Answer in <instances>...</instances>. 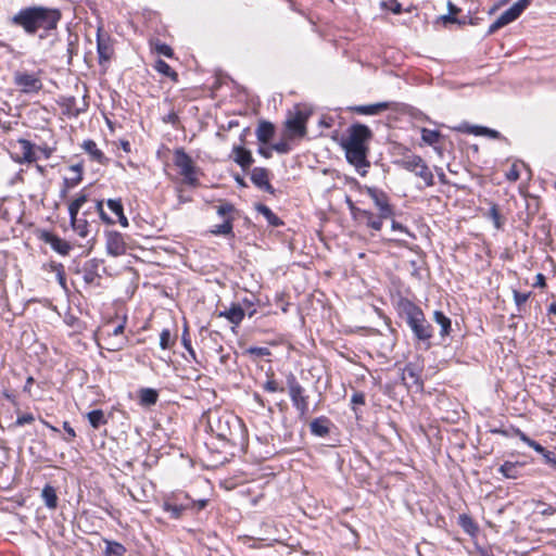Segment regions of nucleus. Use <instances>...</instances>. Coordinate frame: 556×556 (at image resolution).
Returning a JSON list of instances; mask_svg holds the SVG:
<instances>
[{"instance_id":"nucleus-36","label":"nucleus","mask_w":556,"mask_h":556,"mask_svg":"<svg viewBox=\"0 0 556 556\" xmlns=\"http://www.w3.org/2000/svg\"><path fill=\"white\" fill-rule=\"evenodd\" d=\"M157 401V392L153 389H142L140 392V402L144 405H153Z\"/></svg>"},{"instance_id":"nucleus-64","label":"nucleus","mask_w":556,"mask_h":556,"mask_svg":"<svg viewBox=\"0 0 556 556\" xmlns=\"http://www.w3.org/2000/svg\"><path fill=\"white\" fill-rule=\"evenodd\" d=\"M454 14H448V15H444L442 16V20L445 22V23H455L456 22V18L453 17Z\"/></svg>"},{"instance_id":"nucleus-29","label":"nucleus","mask_w":556,"mask_h":556,"mask_svg":"<svg viewBox=\"0 0 556 556\" xmlns=\"http://www.w3.org/2000/svg\"><path fill=\"white\" fill-rule=\"evenodd\" d=\"M274 135V126L268 122H263L256 129V136L260 142L267 143Z\"/></svg>"},{"instance_id":"nucleus-30","label":"nucleus","mask_w":556,"mask_h":556,"mask_svg":"<svg viewBox=\"0 0 556 556\" xmlns=\"http://www.w3.org/2000/svg\"><path fill=\"white\" fill-rule=\"evenodd\" d=\"M362 217L365 218L366 225L374 230H380L382 227V220L384 218H381L380 215L376 218L374 214L369 211H361L359 212Z\"/></svg>"},{"instance_id":"nucleus-62","label":"nucleus","mask_w":556,"mask_h":556,"mask_svg":"<svg viewBox=\"0 0 556 556\" xmlns=\"http://www.w3.org/2000/svg\"><path fill=\"white\" fill-rule=\"evenodd\" d=\"M491 214H492V216H493V218L495 220L496 227L498 228L500 227V224H498V212H497V208L495 206H493L491 208Z\"/></svg>"},{"instance_id":"nucleus-57","label":"nucleus","mask_w":556,"mask_h":556,"mask_svg":"<svg viewBox=\"0 0 556 556\" xmlns=\"http://www.w3.org/2000/svg\"><path fill=\"white\" fill-rule=\"evenodd\" d=\"M274 149L279 153H287L289 151V146L286 142L276 143Z\"/></svg>"},{"instance_id":"nucleus-10","label":"nucleus","mask_w":556,"mask_h":556,"mask_svg":"<svg viewBox=\"0 0 556 556\" xmlns=\"http://www.w3.org/2000/svg\"><path fill=\"white\" fill-rule=\"evenodd\" d=\"M14 84L24 93L38 92L42 88V83L36 74L26 72H16L14 74Z\"/></svg>"},{"instance_id":"nucleus-24","label":"nucleus","mask_w":556,"mask_h":556,"mask_svg":"<svg viewBox=\"0 0 556 556\" xmlns=\"http://www.w3.org/2000/svg\"><path fill=\"white\" fill-rule=\"evenodd\" d=\"M390 108L389 102H378L368 105H359L355 108V111L363 115H376L380 112H383Z\"/></svg>"},{"instance_id":"nucleus-47","label":"nucleus","mask_w":556,"mask_h":556,"mask_svg":"<svg viewBox=\"0 0 556 556\" xmlns=\"http://www.w3.org/2000/svg\"><path fill=\"white\" fill-rule=\"evenodd\" d=\"M520 177L519 169L516 164H513L510 169L506 173V178L509 181H517Z\"/></svg>"},{"instance_id":"nucleus-45","label":"nucleus","mask_w":556,"mask_h":556,"mask_svg":"<svg viewBox=\"0 0 556 556\" xmlns=\"http://www.w3.org/2000/svg\"><path fill=\"white\" fill-rule=\"evenodd\" d=\"M513 293H514L515 303H516V305L518 307L523 305L528 301V299L530 296V293H521V292H519L517 290H514Z\"/></svg>"},{"instance_id":"nucleus-54","label":"nucleus","mask_w":556,"mask_h":556,"mask_svg":"<svg viewBox=\"0 0 556 556\" xmlns=\"http://www.w3.org/2000/svg\"><path fill=\"white\" fill-rule=\"evenodd\" d=\"M40 152L45 159H49L53 152V150L49 147H38L36 148V153Z\"/></svg>"},{"instance_id":"nucleus-52","label":"nucleus","mask_w":556,"mask_h":556,"mask_svg":"<svg viewBox=\"0 0 556 556\" xmlns=\"http://www.w3.org/2000/svg\"><path fill=\"white\" fill-rule=\"evenodd\" d=\"M352 403L363 405L365 403V396L363 393L357 392L352 395Z\"/></svg>"},{"instance_id":"nucleus-63","label":"nucleus","mask_w":556,"mask_h":556,"mask_svg":"<svg viewBox=\"0 0 556 556\" xmlns=\"http://www.w3.org/2000/svg\"><path fill=\"white\" fill-rule=\"evenodd\" d=\"M118 222L119 224L123 226V227H127L128 226V219L127 217L124 215V212H122V215H118Z\"/></svg>"},{"instance_id":"nucleus-6","label":"nucleus","mask_w":556,"mask_h":556,"mask_svg":"<svg viewBox=\"0 0 556 556\" xmlns=\"http://www.w3.org/2000/svg\"><path fill=\"white\" fill-rule=\"evenodd\" d=\"M401 165L408 172L420 177L426 186H433V175L426 162L418 155H407L401 161Z\"/></svg>"},{"instance_id":"nucleus-13","label":"nucleus","mask_w":556,"mask_h":556,"mask_svg":"<svg viewBox=\"0 0 556 556\" xmlns=\"http://www.w3.org/2000/svg\"><path fill=\"white\" fill-rule=\"evenodd\" d=\"M367 193L379 210L381 218H389L393 215V210L390 206L388 197L384 192L376 188H367Z\"/></svg>"},{"instance_id":"nucleus-32","label":"nucleus","mask_w":556,"mask_h":556,"mask_svg":"<svg viewBox=\"0 0 556 556\" xmlns=\"http://www.w3.org/2000/svg\"><path fill=\"white\" fill-rule=\"evenodd\" d=\"M500 472L509 479H516L519 472V466L515 463L506 462L500 467Z\"/></svg>"},{"instance_id":"nucleus-41","label":"nucleus","mask_w":556,"mask_h":556,"mask_svg":"<svg viewBox=\"0 0 556 556\" xmlns=\"http://www.w3.org/2000/svg\"><path fill=\"white\" fill-rule=\"evenodd\" d=\"M154 50L156 53L165 55L167 58L173 56V49L166 43H162V42L155 43Z\"/></svg>"},{"instance_id":"nucleus-60","label":"nucleus","mask_w":556,"mask_h":556,"mask_svg":"<svg viewBox=\"0 0 556 556\" xmlns=\"http://www.w3.org/2000/svg\"><path fill=\"white\" fill-rule=\"evenodd\" d=\"M535 279H536V281L534 283L535 286H540V287L545 286V277L542 274H538Z\"/></svg>"},{"instance_id":"nucleus-16","label":"nucleus","mask_w":556,"mask_h":556,"mask_svg":"<svg viewBox=\"0 0 556 556\" xmlns=\"http://www.w3.org/2000/svg\"><path fill=\"white\" fill-rule=\"evenodd\" d=\"M68 169L73 173L72 177H65L63 180V189L61 190V197L65 198L68 190L76 187L83 179V165L81 164H73L68 167Z\"/></svg>"},{"instance_id":"nucleus-11","label":"nucleus","mask_w":556,"mask_h":556,"mask_svg":"<svg viewBox=\"0 0 556 556\" xmlns=\"http://www.w3.org/2000/svg\"><path fill=\"white\" fill-rule=\"evenodd\" d=\"M174 162L179 168V173L185 180L189 184H193L195 181V176L191 157L184 150H177L175 152Z\"/></svg>"},{"instance_id":"nucleus-53","label":"nucleus","mask_w":556,"mask_h":556,"mask_svg":"<svg viewBox=\"0 0 556 556\" xmlns=\"http://www.w3.org/2000/svg\"><path fill=\"white\" fill-rule=\"evenodd\" d=\"M78 212H79V208L74 206V204L70 203V205H68V213H70L71 222H75V219L78 218L77 217Z\"/></svg>"},{"instance_id":"nucleus-58","label":"nucleus","mask_w":556,"mask_h":556,"mask_svg":"<svg viewBox=\"0 0 556 556\" xmlns=\"http://www.w3.org/2000/svg\"><path fill=\"white\" fill-rule=\"evenodd\" d=\"M391 3H394V4H391L390 5V10L395 13V14H399L401 13L402 9H401V4L396 2V0H390Z\"/></svg>"},{"instance_id":"nucleus-37","label":"nucleus","mask_w":556,"mask_h":556,"mask_svg":"<svg viewBox=\"0 0 556 556\" xmlns=\"http://www.w3.org/2000/svg\"><path fill=\"white\" fill-rule=\"evenodd\" d=\"M309 427H311L312 433L319 435V437H324V435L328 434V432H329V429L326 426L325 420H323V419L313 420L311 422Z\"/></svg>"},{"instance_id":"nucleus-5","label":"nucleus","mask_w":556,"mask_h":556,"mask_svg":"<svg viewBox=\"0 0 556 556\" xmlns=\"http://www.w3.org/2000/svg\"><path fill=\"white\" fill-rule=\"evenodd\" d=\"M237 424V418L227 413L210 415L208 417L211 430L216 433L217 438L226 441L232 439L231 426Z\"/></svg>"},{"instance_id":"nucleus-17","label":"nucleus","mask_w":556,"mask_h":556,"mask_svg":"<svg viewBox=\"0 0 556 556\" xmlns=\"http://www.w3.org/2000/svg\"><path fill=\"white\" fill-rule=\"evenodd\" d=\"M100 340L103 343L102 344L99 343V345L103 349H106L108 351H111V352L121 351L122 349H124V346L127 343L126 337L115 338V337L111 336V333H104V331L100 332Z\"/></svg>"},{"instance_id":"nucleus-49","label":"nucleus","mask_w":556,"mask_h":556,"mask_svg":"<svg viewBox=\"0 0 556 556\" xmlns=\"http://www.w3.org/2000/svg\"><path fill=\"white\" fill-rule=\"evenodd\" d=\"M249 353L257 355V356H267L269 355V350L267 348H250Z\"/></svg>"},{"instance_id":"nucleus-7","label":"nucleus","mask_w":556,"mask_h":556,"mask_svg":"<svg viewBox=\"0 0 556 556\" xmlns=\"http://www.w3.org/2000/svg\"><path fill=\"white\" fill-rule=\"evenodd\" d=\"M531 0H518L508 10L503 12L494 23L489 27L488 33L494 34L500 28L517 20L521 13L528 8Z\"/></svg>"},{"instance_id":"nucleus-34","label":"nucleus","mask_w":556,"mask_h":556,"mask_svg":"<svg viewBox=\"0 0 556 556\" xmlns=\"http://www.w3.org/2000/svg\"><path fill=\"white\" fill-rule=\"evenodd\" d=\"M441 138V134L437 130L422 128L421 129V139L428 146H433L439 142Z\"/></svg>"},{"instance_id":"nucleus-14","label":"nucleus","mask_w":556,"mask_h":556,"mask_svg":"<svg viewBox=\"0 0 556 556\" xmlns=\"http://www.w3.org/2000/svg\"><path fill=\"white\" fill-rule=\"evenodd\" d=\"M14 148L18 151L16 162L21 164L33 163L38 159L35 144L27 139H18Z\"/></svg>"},{"instance_id":"nucleus-61","label":"nucleus","mask_w":556,"mask_h":556,"mask_svg":"<svg viewBox=\"0 0 556 556\" xmlns=\"http://www.w3.org/2000/svg\"><path fill=\"white\" fill-rule=\"evenodd\" d=\"M448 12L451 14H457L459 12V9L453 4L451 1L447 2Z\"/></svg>"},{"instance_id":"nucleus-28","label":"nucleus","mask_w":556,"mask_h":556,"mask_svg":"<svg viewBox=\"0 0 556 556\" xmlns=\"http://www.w3.org/2000/svg\"><path fill=\"white\" fill-rule=\"evenodd\" d=\"M433 320L440 326V336L445 338L451 331V319L442 312L435 311L433 313Z\"/></svg>"},{"instance_id":"nucleus-19","label":"nucleus","mask_w":556,"mask_h":556,"mask_svg":"<svg viewBox=\"0 0 556 556\" xmlns=\"http://www.w3.org/2000/svg\"><path fill=\"white\" fill-rule=\"evenodd\" d=\"M97 49L100 62H108L114 53L113 45L110 37H103L98 33Z\"/></svg>"},{"instance_id":"nucleus-56","label":"nucleus","mask_w":556,"mask_h":556,"mask_svg":"<svg viewBox=\"0 0 556 556\" xmlns=\"http://www.w3.org/2000/svg\"><path fill=\"white\" fill-rule=\"evenodd\" d=\"M188 503L190 504V507L195 506L199 510H201L207 505V500H199L197 502L189 501Z\"/></svg>"},{"instance_id":"nucleus-59","label":"nucleus","mask_w":556,"mask_h":556,"mask_svg":"<svg viewBox=\"0 0 556 556\" xmlns=\"http://www.w3.org/2000/svg\"><path fill=\"white\" fill-rule=\"evenodd\" d=\"M531 447L536 451L538 453L544 455L547 451L541 445L539 444L538 442H532V445Z\"/></svg>"},{"instance_id":"nucleus-43","label":"nucleus","mask_w":556,"mask_h":556,"mask_svg":"<svg viewBox=\"0 0 556 556\" xmlns=\"http://www.w3.org/2000/svg\"><path fill=\"white\" fill-rule=\"evenodd\" d=\"M109 208L116 214V216L122 215V212H124L123 204L121 200H113L110 199L106 202Z\"/></svg>"},{"instance_id":"nucleus-55","label":"nucleus","mask_w":556,"mask_h":556,"mask_svg":"<svg viewBox=\"0 0 556 556\" xmlns=\"http://www.w3.org/2000/svg\"><path fill=\"white\" fill-rule=\"evenodd\" d=\"M543 456L547 464L552 465L553 467H556V457L554 453L547 451Z\"/></svg>"},{"instance_id":"nucleus-20","label":"nucleus","mask_w":556,"mask_h":556,"mask_svg":"<svg viewBox=\"0 0 556 556\" xmlns=\"http://www.w3.org/2000/svg\"><path fill=\"white\" fill-rule=\"evenodd\" d=\"M252 182L261 189L270 190L271 186L268 181V172L263 167H255L251 172Z\"/></svg>"},{"instance_id":"nucleus-48","label":"nucleus","mask_w":556,"mask_h":556,"mask_svg":"<svg viewBox=\"0 0 556 556\" xmlns=\"http://www.w3.org/2000/svg\"><path fill=\"white\" fill-rule=\"evenodd\" d=\"M34 419L35 418H34L33 414H24V415L17 417L15 425L18 427H22L26 424L33 422Z\"/></svg>"},{"instance_id":"nucleus-4","label":"nucleus","mask_w":556,"mask_h":556,"mask_svg":"<svg viewBox=\"0 0 556 556\" xmlns=\"http://www.w3.org/2000/svg\"><path fill=\"white\" fill-rule=\"evenodd\" d=\"M286 382L293 406L299 412V416L305 418L308 413V396L305 394V389L292 372L286 377Z\"/></svg>"},{"instance_id":"nucleus-9","label":"nucleus","mask_w":556,"mask_h":556,"mask_svg":"<svg viewBox=\"0 0 556 556\" xmlns=\"http://www.w3.org/2000/svg\"><path fill=\"white\" fill-rule=\"evenodd\" d=\"M216 212L220 217L224 218V222L220 225H215L211 232L213 235H232V213L235 212L233 205L227 202L220 203L216 207Z\"/></svg>"},{"instance_id":"nucleus-3","label":"nucleus","mask_w":556,"mask_h":556,"mask_svg":"<svg viewBox=\"0 0 556 556\" xmlns=\"http://www.w3.org/2000/svg\"><path fill=\"white\" fill-rule=\"evenodd\" d=\"M406 323L413 331L415 338L424 342L426 348H430V339L432 338V327L426 319L424 312L415 304L408 302L404 306Z\"/></svg>"},{"instance_id":"nucleus-27","label":"nucleus","mask_w":556,"mask_h":556,"mask_svg":"<svg viewBox=\"0 0 556 556\" xmlns=\"http://www.w3.org/2000/svg\"><path fill=\"white\" fill-rule=\"evenodd\" d=\"M83 148L87 153L90 154L92 160H94L101 164H104L108 161L106 157L104 156V154L102 153V151L100 149H98L97 143L94 141H92V140L85 141L83 144Z\"/></svg>"},{"instance_id":"nucleus-40","label":"nucleus","mask_w":556,"mask_h":556,"mask_svg":"<svg viewBox=\"0 0 556 556\" xmlns=\"http://www.w3.org/2000/svg\"><path fill=\"white\" fill-rule=\"evenodd\" d=\"M172 345V334L168 329H163L160 334V346L163 350L168 349Z\"/></svg>"},{"instance_id":"nucleus-33","label":"nucleus","mask_w":556,"mask_h":556,"mask_svg":"<svg viewBox=\"0 0 556 556\" xmlns=\"http://www.w3.org/2000/svg\"><path fill=\"white\" fill-rule=\"evenodd\" d=\"M154 68L163 74L164 76L170 77L173 80H177V73L163 60L159 59L155 61Z\"/></svg>"},{"instance_id":"nucleus-50","label":"nucleus","mask_w":556,"mask_h":556,"mask_svg":"<svg viewBox=\"0 0 556 556\" xmlns=\"http://www.w3.org/2000/svg\"><path fill=\"white\" fill-rule=\"evenodd\" d=\"M124 329H125L124 324H119L116 327H114V329L112 331H104V333H111V336H113L115 338H119V337H124Z\"/></svg>"},{"instance_id":"nucleus-39","label":"nucleus","mask_w":556,"mask_h":556,"mask_svg":"<svg viewBox=\"0 0 556 556\" xmlns=\"http://www.w3.org/2000/svg\"><path fill=\"white\" fill-rule=\"evenodd\" d=\"M258 212L266 217L270 225L278 226L281 224L279 218L271 212V210L268 206L260 205Z\"/></svg>"},{"instance_id":"nucleus-12","label":"nucleus","mask_w":556,"mask_h":556,"mask_svg":"<svg viewBox=\"0 0 556 556\" xmlns=\"http://www.w3.org/2000/svg\"><path fill=\"white\" fill-rule=\"evenodd\" d=\"M108 254L116 257L126 253L127 247L123 236L117 231H109L105 235Z\"/></svg>"},{"instance_id":"nucleus-18","label":"nucleus","mask_w":556,"mask_h":556,"mask_svg":"<svg viewBox=\"0 0 556 556\" xmlns=\"http://www.w3.org/2000/svg\"><path fill=\"white\" fill-rule=\"evenodd\" d=\"M455 130L459 132H468L472 134L475 136H486L492 139L500 138L501 134L497 130L483 127V126H470L468 124H462L454 128Z\"/></svg>"},{"instance_id":"nucleus-42","label":"nucleus","mask_w":556,"mask_h":556,"mask_svg":"<svg viewBox=\"0 0 556 556\" xmlns=\"http://www.w3.org/2000/svg\"><path fill=\"white\" fill-rule=\"evenodd\" d=\"M459 522H460V526L467 531V532H471L473 530H476V526L473 523V521L471 520V518L467 515H460L459 516Z\"/></svg>"},{"instance_id":"nucleus-26","label":"nucleus","mask_w":556,"mask_h":556,"mask_svg":"<svg viewBox=\"0 0 556 556\" xmlns=\"http://www.w3.org/2000/svg\"><path fill=\"white\" fill-rule=\"evenodd\" d=\"M41 497H42V500L45 502V505L49 509H55L56 508V506H58V496H56L55 489L52 485H50V484L45 485V488L41 491Z\"/></svg>"},{"instance_id":"nucleus-23","label":"nucleus","mask_w":556,"mask_h":556,"mask_svg":"<svg viewBox=\"0 0 556 556\" xmlns=\"http://www.w3.org/2000/svg\"><path fill=\"white\" fill-rule=\"evenodd\" d=\"M219 317H225L231 324L239 325L244 317V311L242 309V307L240 305L235 304L230 308H228L224 312H220Z\"/></svg>"},{"instance_id":"nucleus-46","label":"nucleus","mask_w":556,"mask_h":556,"mask_svg":"<svg viewBox=\"0 0 556 556\" xmlns=\"http://www.w3.org/2000/svg\"><path fill=\"white\" fill-rule=\"evenodd\" d=\"M263 388H264V390H265V391H267V392H271V393H273V392H278V391H280V392H281V391H283V389H282V388H280V387L278 386V383H277L275 380H273V379L267 380V381L264 383Z\"/></svg>"},{"instance_id":"nucleus-2","label":"nucleus","mask_w":556,"mask_h":556,"mask_svg":"<svg viewBox=\"0 0 556 556\" xmlns=\"http://www.w3.org/2000/svg\"><path fill=\"white\" fill-rule=\"evenodd\" d=\"M371 137L370 129L363 124L352 125L349 136L342 140V148L345 151L346 160L361 175H365L369 162L367 161L366 141Z\"/></svg>"},{"instance_id":"nucleus-35","label":"nucleus","mask_w":556,"mask_h":556,"mask_svg":"<svg viewBox=\"0 0 556 556\" xmlns=\"http://www.w3.org/2000/svg\"><path fill=\"white\" fill-rule=\"evenodd\" d=\"M105 555L106 556H124L126 548L117 542L105 541Z\"/></svg>"},{"instance_id":"nucleus-44","label":"nucleus","mask_w":556,"mask_h":556,"mask_svg":"<svg viewBox=\"0 0 556 556\" xmlns=\"http://www.w3.org/2000/svg\"><path fill=\"white\" fill-rule=\"evenodd\" d=\"M96 210L97 212L99 213L100 215V218L106 223V224H114V220L109 217V215L104 212V208H103V201H97V204H96Z\"/></svg>"},{"instance_id":"nucleus-22","label":"nucleus","mask_w":556,"mask_h":556,"mask_svg":"<svg viewBox=\"0 0 556 556\" xmlns=\"http://www.w3.org/2000/svg\"><path fill=\"white\" fill-rule=\"evenodd\" d=\"M235 162L238 163L243 169L249 168L253 163L252 154L249 150L242 147L233 148Z\"/></svg>"},{"instance_id":"nucleus-8","label":"nucleus","mask_w":556,"mask_h":556,"mask_svg":"<svg viewBox=\"0 0 556 556\" xmlns=\"http://www.w3.org/2000/svg\"><path fill=\"white\" fill-rule=\"evenodd\" d=\"M308 116V112L300 109H296L293 113L289 114L285 123L289 138L304 137L306 135V123Z\"/></svg>"},{"instance_id":"nucleus-38","label":"nucleus","mask_w":556,"mask_h":556,"mask_svg":"<svg viewBox=\"0 0 556 556\" xmlns=\"http://www.w3.org/2000/svg\"><path fill=\"white\" fill-rule=\"evenodd\" d=\"M71 225L79 237L86 238L88 236V223L86 219L77 218L75 222H71Z\"/></svg>"},{"instance_id":"nucleus-21","label":"nucleus","mask_w":556,"mask_h":556,"mask_svg":"<svg viewBox=\"0 0 556 556\" xmlns=\"http://www.w3.org/2000/svg\"><path fill=\"white\" fill-rule=\"evenodd\" d=\"M162 507L163 509L169 514V516L173 518V519H179L181 516H182V513L190 508V504L189 503H181V504H177V503H174L169 500H166L163 502L162 504Z\"/></svg>"},{"instance_id":"nucleus-25","label":"nucleus","mask_w":556,"mask_h":556,"mask_svg":"<svg viewBox=\"0 0 556 556\" xmlns=\"http://www.w3.org/2000/svg\"><path fill=\"white\" fill-rule=\"evenodd\" d=\"M402 380L408 387L415 386L417 389L422 388V382L420 381L419 376L415 372L413 366L408 365L403 369Z\"/></svg>"},{"instance_id":"nucleus-51","label":"nucleus","mask_w":556,"mask_h":556,"mask_svg":"<svg viewBox=\"0 0 556 556\" xmlns=\"http://www.w3.org/2000/svg\"><path fill=\"white\" fill-rule=\"evenodd\" d=\"M88 201V198L86 194L80 193L74 201L71 203L74 204V206L78 207L79 210L81 206Z\"/></svg>"},{"instance_id":"nucleus-31","label":"nucleus","mask_w":556,"mask_h":556,"mask_svg":"<svg viewBox=\"0 0 556 556\" xmlns=\"http://www.w3.org/2000/svg\"><path fill=\"white\" fill-rule=\"evenodd\" d=\"M87 418L92 426V428L98 429L101 425L106 424V419L103 410L94 409L87 414Z\"/></svg>"},{"instance_id":"nucleus-1","label":"nucleus","mask_w":556,"mask_h":556,"mask_svg":"<svg viewBox=\"0 0 556 556\" xmlns=\"http://www.w3.org/2000/svg\"><path fill=\"white\" fill-rule=\"evenodd\" d=\"M61 20V13L56 9L33 5L21 9L11 17V23L18 26L29 35L40 29L51 30L56 28Z\"/></svg>"},{"instance_id":"nucleus-15","label":"nucleus","mask_w":556,"mask_h":556,"mask_svg":"<svg viewBox=\"0 0 556 556\" xmlns=\"http://www.w3.org/2000/svg\"><path fill=\"white\" fill-rule=\"evenodd\" d=\"M47 244H50V247L58 252L61 255H67L71 251V245L67 241L59 238L58 236L51 233V232H42L40 237Z\"/></svg>"}]
</instances>
